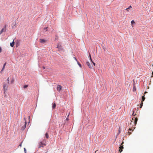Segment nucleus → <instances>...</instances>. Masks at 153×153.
Segmentation results:
<instances>
[{
	"label": "nucleus",
	"mask_w": 153,
	"mask_h": 153,
	"mask_svg": "<svg viewBox=\"0 0 153 153\" xmlns=\"http://www.w3.org/2000/svg\"><path fill=\"white\" fill-rule=\"evenodd\" d=\"M6 63L5 62L4 64V65L3 66V67L2 69V70H1V73H2V71L4 70V68H5V66L6 65Z\"/></svg>",
	"instance_id": "10"
},
{
	"label": "nucleus",
	"mask_w": 153,
	"mask_h": 153,
	"mask_svg": "<svg viewBox=\"0 0 153 153\" xmlns=\"http://www.w3.org/2000/svg\"><path fill=\"white\" fill-rule=\"evenodd\" d=\"M56 106V104L55 103H54L53 104V106H52V108L54 109L55 108Z\"/></svg>",
	"instance_id": "15"
},
{
	"label": "nucleus",
	"mask_w": 153,
	"mask_h": 153,
	"mask_svg": "<svg viewBox=\"0 0 153 153\" xmlns=\"http://www.w3.org/2000/svg\"><path fill=\"white\" fill-rule=\"evenodd\" d=\"M128 133H130V134L131 133V132H128Z\"/></svg>",
	"instance_id": "34"
},
{
	"label": "nucleus",
	"mask_w": 153,
	"mask_h": 153,
	"mask_svg": "<svg viewBox=\"0 0 153 153\" xmlns=\"http://www.w3.org/2000/svg\"><path fill=\"white\" fill-rule=\"evenodd\" d=\"M28 85H25L24 86V88H27V87H28Z\"/></svg>",
	"instance_id": "21"
},
{
	"label": "nucleus",
	"mask_w": 153,
	"mask_h": 153,
	"mask_svg": "<svg viewBox=\"0 0 153 153\" xmlns=\"http://www.w3.org/2000/svg\"><path fill=\"white\" fill-rule=\"evenodd\" d=\"M14 82V79H13L11 81V83L12 84Z\"/></svg>",
	"instance_id": "20"
},
{
	"label": "nucleus",
	"mask_w": 153,
	"mask_h": 153,
	"mask_svg": "<svg viewBox=\"0 0 153 153\" xmlns=\"http://www.w3.org/2000/svg\"><path fill=\"white\" fill-rule=\"evenodd\" d=\"M8 85L9 83L7 82L4 83H3V89L4 91V94H5V92L7 90V88L8 87Z\"/></svg>",
	"instance_id": "3"
},
{
	"label": "nucleus",
	"mask_w": 153,
	"mask_h": 153,
	"mask_svg": "<svg viewBox=\"0 0 153 153\" xmlns=\"http://www.w3.org/2000/svg\"><path fill=\"white\" fill-rule=\"evenodd\" d=\"M7 82L9 83V77H8L7 78Z\"/></svg>",
	"instance_id": "23"
},
{
	"label": "nucleus",
	"mask_w": 153,
	"mask_h": 153,
	"mask_svg": "<svg viewBox=\"0 0 153 153\" xmlns=\"http://www.w3.org/2000/svg\"><path fill=\"white\" fill-rule=\"evenodd\" d=\"M123 143V142L121 144L122 146L120 145L119 147L120 149L119 150V151L120 152H121L122 151V149H123V146L122 145V144Z\"/></svg>",
	"instance_id": "7"
},
{
	"label": "nucleus",
	"mask_w": 153,
	"mask_h": 153,
	"mask_svg": "<svg viewBox=\"0 0 153 153\" xmlns=\"http://www.w3.org/2000/svg\"><path fill=\"white\" fill-rule=\"evenodd\" d=\"M130 8H131V6H130L128 8L126 9V10L129 9Z\"/></svg>",
	"instance_id": "24"
},
{
	"label": "nucleus",
	"mask_w": 153,
	"mask_h": 153,
	"mask_svg": "<svg viewBox=\"0 0 153 153\" xmlns=\"http://www.w3.org/2000/svg\"><path fill=\"white\" fill-rule=\"evenodd\" d=\"M131 24L133 25L135 23V22L133 20H132L131 22Z\"/></svg>",
	"instance_id": "18"
},
{
	"label": "nucleus",
	"mask_w": 153,
	"mask_h": 153,
	"mask_svg": "<svg viewBox=\"0 0 153 153\" xmlns=\"http://www.w3.org/2000/svg\"><path fill=\"white\" fill-rule=\"evenodd\" d=\"M91 62H92V63H93V64L94 65V66H95V63L94 62H93L92 60H91Z\"/></svg>",
	"instance_id": "26"
},
{
	"label": "nucleus",
	"mask_w": 153,
	"mask_h": 153,
	"mask_svg": "<svg viewBox=\"0 0 153 153\" xmlns=\"http://www.w3.org/2000/svg\"><path fill=\"white\" fill-rule=\"evenodd\" d=\"M58 49V51L61 52H64V49L62 46L58 45L57 47Z\"/></svg>",
	"instance_id": "4"
},
{
	"label": "nucleus",
	"mask_w": 153,
	"mask_h": 153,
	"mask_svg": "<svg viewBox=\"0 0 153 153\" xmlns=\"http://www.w3.org/2000/svg\"><path fill=\"white\" fill-rule=\"evenodd\" d=\"M22 143L19 145V147L20 146V147H22Z\"/></svg>",
	"instance_id": "27"
},
{
	"label": "nucleus",
	"mask_w": 153,
	"mask_h": 153,
	"mask_svg": "<svg viewBox=\"0 0 153 153\" xmlns=\"http://www.w3.org/2000/svg\"><path fill=\"white\" fill-rule=\"evenodd\" d=\"M147 92H146V91H145V92H144V94H145L146 93H147Z\"/></svg>",
	"instance_id": "31"
},
{
	"label": "nucleus",
	"mask_w": 153,
	"mask_h": 153,
	"mask_svg": "<svg viewBox=\"0 0 153 153\" xmlns=\"http://www.w3.org/2000/svg\"><path fill=\"white\" fill-rule=\"evenodd\" d=\"M26 122H25V124H24V125L22 127V130H23L26 127Z\"/></svg>",
	"instance_id": "11"
},
{
	"label": "nucleus",
	"mask_w": 153,
	"mask_h": 153,
	"mask_svg": "<svg viewBox=\"0 0 153 153\" xmlns=\"http://www.w3.org/2000/svg\"><path fill=\"white\" fill-rule=\"evenodd\" d=\"M16 43V45H18V43Z\"/></svg>",
	"instance_id": "33"
},
{
	"label": "nucleus",
	"mask_w": 153,
	"mask_h": 153,
	"mask_svg": "<svg viewBox=\"0 0 153 153\" xmlns=\"http://www.w3.org/2000/svg\"><path fill=\"white\" fill-rule=\"evenodd\" d=\"M144 96H145V95H143V96H142V98L141 102H143L144 101V100H145V98Z\"/></svg>",
	"instance_id": "13"
},
{
	"label": "nucleus",
	"mask_w": 153,
	"mask_h": 153,
	"mask_svg": "<svg viewBox=\"0 0 153 153\" xmlns=\"http://www.w3.org/2000/svg\"><path fill=\"white\" fill-rule=\"evenodd\" d=\"M43 68H44V69H45V67H44V66H43Z\"/></svg>",
	"instance_id": "32"
},
{
	"label": "nucleus",
	"mask_w": 153,
	"mask_h": 153,
	"mask_svg": "<svg viewBox=\"0 0 153 153\" xmlns=\"http://www.w3.org/2000/svg\"><path fill=\"white\" fill-rule=\"evenodd\" d=\"M24 150L25 152V153H26V150L25 148H24Z\"/></svg>",
	"instance_id": "25"
},
{
	"label": "nucleus",
	"mask_w": 153,
	"mask_h": 153,
	"mask_svg": "<svg viewBox=\"0 0 153 153\" xmlns=\"http://www.w3.org/2000/svg\"><path fill=\"white\" fill-rule=\"evenodd\" d=\"M143 103L142 102H141V104L140 105V108H142V107L143 106Z\"/></svg>",
	"instance_id": "19"
},
{
	"label": "nucleus",
	"mask_w": 153,
	"mask_h": 153,
	"mask_svg": "<svg viewBox=\"0 0 153 153\" xmlns=\"http://www.w3.org/2000/svg\"><path fill=\"white\" fill-rule=\"evenodd\" d=\"M66 120H68V118H67L66 119Z\"/></svg>",
	"instance_id": "35"
},
{
	"label": "nucleus",
	"mask_w": 153,
	"mask_h": 153,
	"mask_svg": "<svg viewBox=\"0 0 153 153\" xmlns=\"http://www.w3.org/2000/svg\"><path fill=\"white\" fill-rule=\"evenodd\" d=\"M137 120L138 119L137 118L134 117L132 118V120L131 121V122L129 125V129L130 130H132V131L133 130V129L132 130V127L135 126L136 125Z\"/></svg>",
	"instance_id": "1"
},
{
	"label": "nucleus",
	"mask_w": 153,
	"mask_h": 153,
	"mask_svg": "<svg viewBox=\"0 0 153 153\" xmlns=\"http://www.w3.org/2000/svg\"><path fill=\"white\" fill-rule=\"evenodd\" d=\"M62 89V87L61 85H58L57 86V90L59 92Z\"/></svg>",
	"instance_id": "6"
},
{
	"label": "nucleus",
	"mask_w": 153,
	"mask_h": 153,
	"mask_svg": "<svg viewBox=\"0 0 153 153\" xmlns=\"http://www.w3.org/2000/svg\"><path fill=\"white\" fill-rule=\"evenodd\" d=\"M86 63L87 65L89 67V68H93V66L92 65H90V63L88 62H86Z\"/></svg>",
	"instance_id": "8"
},
{
	"label": "nucleus",
	"mask_w": 153,
	"mask_h": 153,
	"mask_svg": "<svg viewBox=\"0 0 153 153\" xmlns=\"http://www.w3.org/2000/svg\"><path fill=\"white\" fill-rule=\"evenodd\" d=\"M78 65H79V66L80 67H81V65L80 64V63H78Z\"/></svg>",
	"instance_id": "29"
},
{
	"label": "nucleus",
	"mask_w": 153,
	"mask_h": 153,
	"mask_svg": "<svg viewBox=\"0 0 153 153\" xmlns=\"http://www.w3.org/2000/svg\"><path fill=\"white\" fill-rule=\"evenodd\" d=\"M74 58L76 60V61H77V59H76V58L74 57Z\"/></svg>",
	"instance_id": "30"
},
{
	"label": "nucleus",
	"mask_w": 153,
	"mask_h": 153,
	"mask_svg": "<svg viewBox=\"0 0 153 153\" xmlns=\"http://www.w3.org/2000/svg\"><path fill=\"white\" fill-rule=\"evenodd\" d=\"M14 39L13 40V42L10 43V45L11 47H13V45L14 44Z\"/></svg>",
	"instance_id": "12"
},
{
	"label": "nucleus",
	"mask_w": 153,
	"mask_h": 153,
	"mask_svg": "<svg viewBox=\"0 0 153 153\" xmlns=\"http://www.w3.org/2000/svg\"><path fill=\"white\" fill-rule=\"evenodd\" d=\"M47 41L44 39H40V42L41 43H45Z\"/></svg>",
	"instance_id": "9"
},
{
	"label": "nucleus",
	"mask_w": 153,
	"mask_h": 153,
	"mask_svg": "<svg viewBox=\"0 0 153 153\" xmlns=\"http://www.w3.org/2000/svg\"><path fill=\"white\" fill-rule=\"evenodd\" d=\"M7 26V25H5L4 27L0 31V35L3 32H5L6 30V27Z\"/></svg>",
	"instance_id": "5"
},
{
	"label": "nucleus",
	"mask_w": 153,
	"mask_h": 153,
	"mask_svg": "<svg viewBox=\"0 0 153 153\" xmlns=\"http://www.w3.org/2000/svg\"><path fill=\"white\" fill-rule=\"evenodd\" d=\"M45 136L48 139L49 138L48 134L47 133H46Z\"/></svg>",
	"instance_id": "16"
},
{
	"label": "nucleus",
	"mask_w": 153,
	"mask_h": 153,
	"mask_svg": "<svg viewBox=\"0 0 153 153\" xmlns=\"http://www.w3.org/2000/svg\"><path fill=\"white\" fill-rule=\"evenodd\" d=\"M1 48L0 47V53H1Z\"/></svg>",
	"instance_id": "28"
},
{
	"label": "nucleus",
	"mask_w": 153,
	"mask_h": 153,
	"mask_svg": "<svg viewBox=\"0 0 153 153\" xmlns=\"http://www.w3.org/2000/svg\"><path fill=\"white\" fill-rule=\"evenodd\" d=\"M89 57H90V60L91 61V54L90 53H89Z\"/></svg>",
	"instance_id": "22"
},
{
	"label": "nucleus",
	"mask_w": 153,
	"mask_h": 153,
	"mask_svg": "<svg viewBox=\"0 0 153 153\" xmlns=\"http://www.w3.org/2000/svg\"><path fill=\"white\" fill-rule=\"evenodd\" d=\"M45 153H47V152H45Z\"/></svg>",
	"instance_id": "36"
},
{
	"label": "nucleus",
	"mask_w": 153,
	"mask_h": 153,
	"mask_svg": "<svg viewBox=\"0 0 153 153\" xmlns=\"http://www.w3.org/2000/svg\"><path fill=\"white\" fill-rule=\"evenodd\" d=\"M133 91H136V88L134 85L133 88Z\"/></svg>",
	"instance_id": "17"
},
{
	"label": "nucleus",
	"mask_w": 153,
	"mask_h": 153,
	"mask_svg": "<svg viewBox=\"0 0 153 153\" xmlns=\"http://www.w3.org/2000/svg\"><path fill=\"white\" fill-rule=\"evenodd\" d=\"M46 146V143L42 141H40L38 143V148H40L41 147H44Z\"/></svg>",
	"instance_id": "2"
},
{
	"label": "nucleus",
	"mask_w": 153,
	"mask_h": 153,
	"mask_svg": "<svg viewBox=\"0 0 153 153\" xmlns=\"http://www.w3.org/2000/svg\"><path fill=\"white\" fill-rule=\"evenodd\" d=\"M43 31L44 32H46L48 30V27H45V28H44V29H43Z\"/></svg>",
	"instance_id": "14"
}]
</instances>
